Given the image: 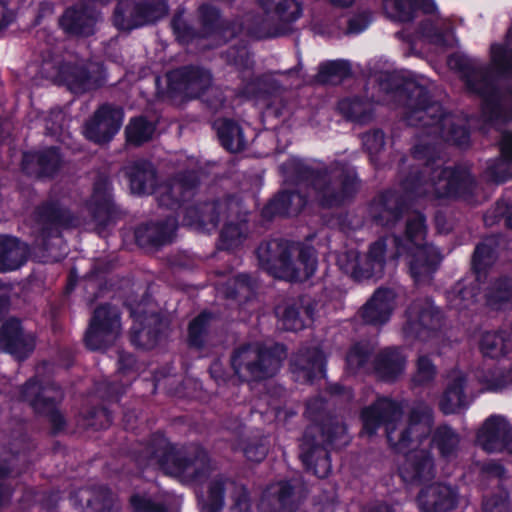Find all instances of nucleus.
Segmentation results:
<instances>
[{"label":"nucleus","mask_w":512,"mask_h":512,"mask_svg":"<svg viewBox=\"0 0 512 512\" xmlns=\"http://www.w3.org/2000/svg\"><path fill=\"white\" fill-rule=\"evenodd\" d=\"M402 415L400 406L389 399H379L362 413L363 429L372 435L385 423L389 443L405 454V461L400 467V475L405 482H424L434 475L432 459L425 448H420L430 433L432 416L427 406H420L412 411L407 424H398Z\"/></svg>","instance_id":"1"},{"label":"nucleus","mask_w":512,"mask_h":512,"mask_svg":"<svg viewBox=\"0 0 512 512\" xmlns=\"http://www.w3.org/2000/svg\"><path fill=\"white\" fill-rule=\"evenodd\" d=\"M424 218L416 213L407 219L405 236L402 240L385 238L370 246L364 259L358 251L348 250L338 256L340 268L356 279L380 277L388 258L407 254L412 277L416 282L430 281L441 256L437 249L425 243Z\"/></svg>","instance_id":"2"},{"label":"nucleus","mask_w":512,"mask_h":512,"mask_svg":"<svg viewBox=\"0 0 512 512\" xmlns=\"http://www.w3.org/2000/svg\"><path fill=\"white\" fill-rule=\"evenodd\" d=\"M258 258L275 277L287 281H303L316 270V256L311 248L271 241L258 248Z\"/></svg>","instance_id":"3"},{"label":"nucleus","mask_w":512,"mask_h":512,"mask_svg":"<svg viewBox=\"0 0 512 512\" xmlns=\"http://www.w3.org/2000/svg\"><path fill=\"white\" fill-rule=\"evenodd\" d=\"M146 453L152 464H157L166 474L184 481L198 477L209 468V458L203 449L177 448L163 435L153 437Z\"/></svg>","instance_id":"4"},{"label":"nucleus","mask_w":512,"mask_h":512,"mask_svg":"<svg viewBox=\"0 0 512 512\" xmlns=\"http://www.w3.org/2000/svg\"><path fill=\"white\" fill-rule=\"evenodd\" d=\"M129 181L132 193L138 195L154 194L163 206H173L181 199L192 195V190L197 184V177L190 173L185 179L176 178L170 182L155 186L156 174L150 164L143 163L129 169Z\"/></svg>","instance_id":"5"},{"label":"nucleus","mask_w":512,"mask_h":512,"mask_svg":"<svg viewBox=\"0 0 512 512\" xmlns=\"http://www.w3.org/2000/svg\"><path fill=\"white\" fill-rule=\"evenodd\" d=\"M284 358L285 350L280 345L268 349L260 343H253L239 348L231 361L238 377L249 381L272 377Z\"/></svg>","instance_id":"6"},{"label":"nucleus","mask_w":512,"mask_h":512,"mask_svg":"<svg viewBox=\"0 0 512 512\" xmlns=\"http://www.w3.org/2000/svg\"><path fill=\"white\" fill-rule=\"evenodd\" d=\"M417 96L423 98V102L414 108L408 116V122L411 125H416V122L419 121L424 126H436L441 137L445 140L458 145H464L468 142L467 130L459 124L460 119L452 114H443L442 107L437 103L424 105L427 95L422 89L417 91Z\"/></svg>","instance_id":"7"},{"label":"nucleus","mask_w":512,"mask_h":512,"mask_svg":"<svg viewBox=\"0 0 512 512\" xmlns=\"http://www.w3.org/2000/svg\"><path fill=\"white\" fill-rule=\"evenodd\" d=\"M202 512H250L251 500L244 485L228 478H216L209 484Z\"/></svg>","instance_id":"8"},{"label":"nucleus","mask_w":512,"mask_h":512,"mask_svg":"<svg viewBox=\"0 0 512 512\" xmlns=\"http://www.w3.org/2000/svg\"><path fill=\"white\" fill-rule=\"evenodd\" d=\"M357 183L353 172L333 171L315 181V197L323 207L331 208L344 203L356 191Z\"/></svg>","instance_id":"9"},{"label":"nucleus","mask_w":512,"mask_h":512,"mask_svg":"<svg viewBox=\"0 0 512 512\" xmlns=\"http://www.w3.org/2000/svg\"><path fill=\"white\" fill-rule=\"evenodd\" d=\"M167 14V5L163 0H151L139 5L132 0H123L114 15L115 25L122 30H131L157 21Z\"/></svg>","instance_id":"10"},{"label":"nucleus","mask_w":512,"mask_h":512,"mask_svg":"<svg viewBox=\"0 0 512 512\" xmlns=\"http://www.w3.org/2000/svg\"><path fill=\"white\" fill-rule=\"evenodd\" d=\"M121 332L119 312L114 307H98L90 321L85 341L90 349H102L114 342Z\"/></svg>","instance_id":"11"},{"label":"nucleus","mask_w":512,"mask_h":512,"mask_svg":"<svg viewBox=\"0 0 512 512\" xmlns=\"http://www.w3.org/2000/svg\"><path fill=\"white\" fill-rule=\"evenodd\" d=\"M440 313L434 308L430 300L414 302L406 313L404 333L406 337H420L425 339L430 332L440 325Z\"/></svg>","instance_id":"12"},{"label":"nucleus","mask_w":512,"mask_h":512,"mask_svg":"<svg viewBox=\"0 0 512 512\" xmlns=\"http://www.w3.org/2000/svg\"><path fill=\"white\" fill-rule=\"evenodd\" d=\"M122 121L123 111L120 108L103 105L86 124L84 134L96 143L107 142L118 132Z\"/></svg>","instance_id":"13"},{"label":"nucleus","mask_w":512,"mask_h":512,"mask_svg":"<svg viewBox=\"0 0 512 512\" xmlns=\"http://www.w3.org/2000/svg\"><path fill=\"white\" fill-rule=\"evenodd\" d=\"M170 90L183 92L190 97H198L211 85V75L199 68H183L167 75Z\"/></svg>","instance_id":"14"},{"label":"nucleus","mask_w":512,"mask_h":512,"mask_svg":"<svg viewBox=\"0 0 512 512\" xmlns=\"http://www.w3.org/2000/svg\"><path fill=\"white\" fill-rule=\"evenodd\" d=\"M510 425L500 416L487 419L478 433L479 445L488 452L506 449L512 455V437L509 438Z\"/></svg>","instance_id":"15"},{"label":"nucleus","mask_w":512,"mask_h":512,"mask_svg":"<svg viewBox=\"0 0 512 512\" xmlns=\"http://www.w3.org/2000/svg\"><path fill=\"white\" fill-rule=\"evenodd\" d=\"M469 182L468 175L463 171L437 167L433 170V177L425 182L424 193L437 197L458 195Z\"/></svg>","instance_id":"16"},{"label":"nucleus","mask_w":512,"mask_h":512,"mask_svg":"<svg viewBox=\"0 0 512 512\" xmlns=\"http://www.w3.org/2000/svg\"><path fill=\"white\" fill-rule=\"evenodd\" d=\"M0 344L6 352L18 360L26 358L34 349V337L24 333L20 322L7 320L0 330Z\"/></svg>","instance_id":"17"},{"label":"nucleus","mask_w":512,"mask_h":512,"mask_svg":"<svg viewBox=\"0 0 512 512\" xmlns=\"http://www.w3.org/2000/svg\"><path fill=\"white\" fill-rule=\"evenodd\" d=\"M456 502V491L441 483L423 488L418 497V505L423 512H446L453 509Z\"/></svg>","instance_id":"18"},{"label":"nucleus","mask_w":512,"mask_h":512,"mask_svg":"<svg viewBox=\"0 0 512 512\" xmlns=\"http://www.w3.org/2000/svg\"><path fill=\"white\" fill-rule=\"evenodd\" d=\"M237 208L238 203L234 200L205 204L200 212L196 209L190 210L185 222L197 229L210 231L217 226L220 213L225 211L234 212Z\"/></svg>","instance_id":"19"},{"label":"nucleus","mask_w":512,"mask_h":512,"mask_svg":"<svg viewBox=\"0 0 512 512\" xmlns=\"http://www.w3.org/2000/svg\"><path fill=\"white\" fill-rule=\"evenodd\" d=\"M395 293L391 289H378L362 309L365 322L381 325L388 321L394 308Z\"/></svg>","instance_id":"20"},{"label":"nucleus","mask_w":512,"mask_h":512,"mask_svg":"<svg viewBox=\"0 0 512 512\" xmlns=\"http://www.w3.org/2000/svg\"><path fill=\"white\" fill-rule=\"evenodd\" d=\"M291 486L286 482L272 484L264 492L260 508L264 512H303L290 500Z\"/></svg>","instance_id":"21"},{"label":"nucleus","mask_w":512,"mask_h":512,"mask_svg":"<svg viewBox=\"0 0 512 512\" xmlns=\"http://www.w3.org/2000/svg\"><path fill=\"white\" fill-rule=\"evenodd\" d=\"M22 397L28 401L33 408L46 413L53 409L54 403L62 398L61 391L54 386L40 387L37 381L30 380L24 387Z\"/></svg>","instance_id":"22"},{"label":"nucleus","mask_w":512,"mask_h":512,"mask_svg":"<svg viewBox=\"0 0 512 512\" xmlns=\"http://www.w3.org/2000/svg\"><path fill=\"white\" fill-rule=\"evenodd\" d=\"M57 79L73 93H82L98 85L97 81L88 75L87 69L78 63H65L60 68Z\"/></svg>","instance_id":"23"},{"label":"nucleus","mask_w":512,"mask_h":512,"mask_svg":"<svg viewBox=\"0 0 512 512\" xmlns=\"http://www.w3.org/2000/svg\"><path fill=\"white\" fill-rule=\"evenodd\" d=\"M28 248L16 238L0 236V271L19 268L26 260Z\"/></svg>","instance_id":"24"},{"label":"nucleus","mask_w":512,"mask_h":512,"mask_svg":"<svg viewBox=\"0 0 512 512\" xmlns=\"http://www.w3.org/2000/svg\"><path fill=\"white\" fill-rule=\"evenodd\" d=\"M62 28L71 34L88 36L93 33L96 17L86 8L68 9L61 18Z\"/></svg>","instance_id":"25"},{"label":"nucleus","mask_w":512,"mask_h":512,"mask_svg":"<svg viewBox=\"0 0 512 512\" xmlns=\"http://www.w3.org/2000/svg\"><path fill=\"white\" fill-rule=\"evenodd\" d=\"M324 356L321 351L314 349L305 355H300L293 363V372L299 381H312L324 373Z\"/></svg>","instance_id":"26"},{"label":"nucleus","mask_w":512,"mask_h":512,"mask_svg":"<svg viewBox=\"0 0 512 512\" xmlns=\"http://www.w3.org/2000/svg\"><path fill=\"white\" fill-rule=\"evenodd\" d=\"M464 378L461 373L454 372L450 376L448 387L441 398L440 408L445 414L460 411L468 405L467 397L463 392Z\"/></svg>","instance_id":"27"},{"label":"nucleus","mask_w":512,"mask_h":512,"mask_svg":"<svg viewBox=\"0 0 512 512\" xmlns=\"http://www.w3.org/2000/svg\"><path fill=\"white\" fill-rule=\"evenodd\" d=\"M422 8L426 13L436 10L433 0H384V8L390 17L398 21H410L413 18L414 7Z\"/></svg>","instance_id":"28"},{"label":"nucleus","mask_w":512,"mask_h":512,"mask_svg":"<svg viewBox=\"0 0 512 512\" xmlns=\"http://www.w3.org/2000/svg\"><path fill=\"white\" fill-rule=\"evenodd\" d=\"M405 363L406 357L399 350L387 349L379 356L374 369L383 380L393 381L403 373Z\"/></svg>","instance_id":"29"},{"label":"nucleus","mask_w":512,"mask_h":512,"mask_svg":"<svg viewBox=\"0 0 512 512\" xmlns=\"http://www.w3.org/2000/svg\"><path fill=\"white\" fill-rule=\"evenodd\" d=\"M301 460L308 470H311L317 477L328 476L331 470V463L327 453L318 446L311 447L307 442L301 445Z\"/></svg>","instance_id":"30"},{"label":"nucleus","mask_w":512,"mask_h":512,"mask_svg":"<svg viewBox=\"0 0 512 512\" xmlns=\"http://www.w3.org/2000/svg\"><path fill=\"white\" fill-rule=\"evenodd\" d=\"M215 127L222 145L227 150L239 152L245 147L246 141L238 124L222 119L215 122Z\"/></svg>","instance_id":"31"},{"label":"nucleus","mask_w":512,"mask_h":512,"mask_svg":"<svg viewBox=\"0 0 512 512\" xmlns=\"http://www.w3.org/2000/svg\"><path fill=\"white\" fill-rule=\"evenodd\" d=\"M176 229L174 220H169L164 226L152 224L137 231L136 237L141 244L149 242L153 245H161L170 241Z\"/></svg>","instance_id":"32"},{"label":"nucleus","mask_w":512,"mask_h":512,"mask_svg":"<svg viewBox=\"0 0 512 512\" xmlns=\"http://www.w3.org/2000/svg\"><path fill=\"white\" fill-rule=\"evenodd\" d=\"M306 201L298 192H283L269 205V208L279 214L295 215L301 211Z\"/></svg>","instance_id":"33"},{"label":"nucleus","mask_w":512,"mask_h":512,"mask_svg":"<svg viewBox=\"0 0 512 512\" xmlns=\"http://www.w3.org/2000/svg\"><path fill=\"white\" fill-rule=\"evenodd\" d=\"M510 342L504 333L487 332L482 335L480 349L485 356L496 358L506 353Z\"/></svg>","instance_id":"34"},{"label":"nucleus","mask_w":512,"mask_h":512,"mask_svg":"<svg viewBox=\"0 0 512 512\" xmlns=\"http://www.w3.org/2000/svg\"><path fill=\"white\" fill-rule=\"evenodd\" d=\"M433 442L437 445L441 455L445 458H449L454 455L458 444V435L449 427H439L433 438Z\"/></svg>","instance_id":"35"},{"label":"nucleus","mask_w":512,"mask_h":512,"mask_svg":"<svg viewBox=\"0 0 512 512\" xmlns=\"http://www.w3.org/2000/svg\"><path fill=\"white\" fill-rule=\"evenodd\" d=\"M154 130V126L145 119L135 118L131 120L126 128L127 141L135 145H140L152 137Z\"/></svg>","instance_id":"36"},{"label":"nucleus","mask_w":512,"mask_h":512,"mask_svg":"<svg viewBox=\"0 0 512 512\" xmlns=\"http://www.w3.org/2000/svg\"><path fill=\"white\" fill-rule=\"evenodd\" d=\"M396 201L392 197L380 198L373 202L371 213L382 225H390L398 218V212L394 210Z\"/></svg>","instance_id":"37"},{"label":"nucleus","mask_w":512,"mask_h":512,"mask_svg":"<svg viewBox=\"0 0 512 512\" xmlns=\"http://www.w3.org/2000/svg\"><path fill=\"white\" fill-rule=\"evenodd\" d=\"M261 5L271 9V4H275V11L284 21H294L301 15V7L295 0H259Z\"/></svg>","instance_id":"38"},{"label":"nucleus","mask_w":512,"mask_h":512,"mask_svg":"<svg viewBox=\"0 0 512 512\" xmlns=\"http://www.w3.org/2000/svg\"><path fill=\"white\" fill-rule=\"evenodd\" d=\"M476 286H463L459 284L449 296L451 307L462 310L473 306L476 303Z\"/></svg>","instance_id":"39"},{"label":"nucleus","mask_w":512,"mask_h":512,"mask_svg":"<svg viewBox=\"0 0 512 512\" xmlns=\"http://www.w3.org/2000/svg\"><path fill=\"white\" fill-rule=\"evenodd\" d=\"M246 232V225L242 222L227 223L221 232V246L225 249L236 247L241 243V240L246 235Z\"/></svg>","instance_id":"40"},{"label":"nucleus","mask_w":512,"mask_h":512,"mask_svg":"<svg viewBox=\"0 0 512 512\" xmlns=\"http://www.w3.org/2000/svg\"><path fill=\"white\" fill-rule=\"evenodd\" d=\"M276 314L279 317L282 327L290 331H298L304 327V321L300 317L298 309L293 305L278 306Z\"/></svg>","instance_id":"41"},{"label":"nucleus","mask_w":512,"mask_h":512,"mask_svg":"<svg viewBox=\"0 0 512 512\" xmlns=\"http://www.w3.org/2000/svg\"><path fill=\"white\" fill-rule=\"evenodd\" d=\"M485 383L488 390L500 391L512 386V369L505 367L496 368L485 376Z\"/></svg>","instance_id":"42"},{"label":"nucleus","mask_w":512,"mask_h":512,"mask_svg":"<svg viewBox=\"0 0 512 512\" xmlns=\"http://www.w3.org/2000/svg\"><path fill=\"white\" fill-rule=\"evenodd\" d=\"M368 360V350L364 345H355L349 351L346 362L347 368L350 372L356 373L360 370L368 371L369 367L367 365Z\"/></svg>","instance_id":"43"},{"label":"nucleus","mask_w":512,"mask_h":512,"mask_svg":"<svg viewBox=\"0 0 512 512\" xmlns=\"http://www.w3.org/2000/svg\"><path fill=\"white\" fill-rule=\"evenodd\" d=\"M492 62L502 73L512 75V50L498 44L491 47Z\"/></svg>","instance_id":"44"},{"label":"nucleus","mask_w":512,"mask_h":512,"mask_svg":"<svg viewBox=\"0 0 512 512\" xmlns=\"http://www.w3.org/2000/svg\"><path fill=\"white\" fill-rule=\"evenodd\" d=\"M443 24H438L437 27L424 30L425 36L432 42L441 47H450L456 43V39L452 31L446 28L442 31Z\"/></svg>","instance_id":"45"},{"label":"nucleus","mask_w":512,"mask_h":512,"mask_svg":"<svg viewBox=\"0 0 512 512\" xmlns=\"http://www.w3.org/2000/svg\"><path fill=\"white\" fill-rule=\"evenodd\" d=\"M506 302L512 303V290H508L506 281H501L487 295V303L492 307L502 308L506 305Z\"/></svg>","instance_id":"46"},{"label":"nucleus","mask_w":512,"mask_h":512,"mask_svg":"<svg viewBox=\"0 0 512 512\" xmlns=\"http://www.w3.org/2000/svg\"><path fill=\"white\" fill-rule=\"evenodd\" d=\"M32 157L36 158L40 166V173L45 175L52 174L60 164V156L54 148Z\"/></svg>","instance_id":"47"},{"label":"nucleus","mask_w":512,"mask_h":512,"mask_svg":"<svg viewBox=\"0 0 512 512\" xmlns=\"http://www.w3.org/2000/svg\"><path fill=\"white\" fill-rule=\"evenodd\" d=\"M435 367L426 357H420L417 362V371L414 376V382L422 385L433 379Z\"/></svg>","instance_id":"48"},{"label":"nucleus","mask_w":512,"mask_h":512,"mask_svg":"<svg viewBox=\"0 0 512 512\" xmlns=\"http://www.w3.org/2000/svg\"><path fill=\"white\" fill-rule=\"evenodd\" d=\"M210 319L208 313H202L195 318L189 325V340L193 345L201 344V335L205 331L206 325Z\"/></svg>","instance_id":"49"},{"label":"nucleus","mask_w":512,"mask_h":512,"mask_svg":"<svg viewBox=\"0 0 512 512\" xmlns=\"http://www.w3.org/2000/svg\"><path fill=\"white\" fill-rule=\"evenodd\" d=\"M347 73V64L343 61H332L325 63L320 68V79L328 80L330 77H343Z\"/></svg>","instance_id":"50"},{"label":"nucleus","mask_w":512,"mask_h":512,"mask_svg":"<svg viewBox=\"0 0 512 512\" xmlns=\"http://www.w3.org/2000/svg\"><path fill=\"white\" fill-rule=\"evenodd\" d=\"M245 457L252 462H260L267 454V447L259 442H249L243 448Z\"/></svg>","instance_id":"51"},{"label":"nucleus","mask_w":512,"mask_h":512,"mask_svg":"<svg viewBox=\"0 0 512 512\" xmlns=\"http://www.w3.org/2000/svg\"><path fill=\"white\" fill-rule=\"evenodd\" d=\"M131 504L137 512H165L162 506L156 505L145 496L134 495Z\"/></svg>","instance_id":"52"},{"label":"nucleus","mask_w":512,"mask_h":512,"mask_svg":"<svg viewBox=\"0 0 512 512\" xmlns=\"http://www.w3.org/2000/svg\"><path fill=\"white\" fill-rule=\"evenodd\" d=\"M110 198V185L104 180L98 183L94 188L93 200L99 205L101 209H106L109 204Z\"/></svg>","instance_id":"53"},{"label":"nucleus","mask_w":512,"mask_h":512,"mask_svg":"<svg viewBox=\"0 0 512 512\" xmlns=\"http://www.w3.org/2000/svg\"><path fill=\"white\" fill-rule=\"evenodd\" d=\"M364 145L370 152H378L384 146V134L374 131L364 137Z\"/></svg>","instance_id":"54"},{"label":"nucleus","mask_w":512,"mask_h":512,"mask_svg":"<svg viewBox=\"0 0 512 512\" xmlns=\"http://www.w3.org/2000/svg\"><path fill=\"white\" fill-rule=\"evenodd\" d=\"M234 282L237 290L231 295L233 297L239 294L246 296L253 288V283L247 275H239Z\"/></svg>","instance_id":"55"},{"label":"nucleus","mask_w":512,"mask_h":512,"mask_svg":"<svg viewBox=\"0 0 512 512\" xmlns=\"http://www.w3.org/2000/svg\"><path fill=\"white\" fill-rule=\"evenodd\" d=\"M369 20L366 16H357L349 21L348 31L350 33H360L368 27Z\"/></svg>","instance_id":"56"},{"label":"nucleus","mask_w":512,"mask_h":512,"mask_svg":"<svg viewBox=\"0 0 512 512\" xmlns=\"http://www.w3.org/2000/svg\"><path fill=\"white\" fill-rule=\"evenodd\" d=\"M484 512H506L507 503L504 499L486 500L483 506Z\"/></svg>","instance_id":"57"},{"label":"nucleus","mask_w":512,"mask_h":512,"mask_svg":"<svg viewBox=\"0 0 512 512\" xmlns=\"http://www.w3.org/2000/svg\"><path fill=\"white\" fill-rule=\"evenodd\" d=\"M501 151L507 160H512V134L504 136L501 144Z\"/></svg>","instance_id":"58"},{"label":"nucleus","mask_w":512,"mask_h":512,"mask_svg":"<svg viewBox=\"0 0 512 512\" xmlns=\"http://www.w3.org/2000/svg\"><path fill=\"white\" fill-rule=\"evenodd\" d=\"M172 27L176 34V36L183 42L187 41V37L184 34V30L186 29L185 25L181 23L179 18H175L172 21Z\"/></svg>","instance_id":"59"},{"label":"nucleus","mask_w":512,"mask_h":512,"mask_svg":"<svg viewBox=\"0 0 512 512\" xmlns=\"http://www.w3.org/2000/svg\"><path fill=\"white\" fill-rule=\"evenodd\" d=\"M149 334V331H146V329H142L141 331L135 332L133 335L132 341L137 343L138 345H142L145 347H151L154 345V341L152 342H145L143 341V338Z\"/></svg>","instance_id":"60"},{"label":"nucleus","mask_w":512,"mask_h":512,"mask_svg":"<svg viewBox=\"0 0 512 512\" xmlns=\"http://www.w3.org/2000/svg\"><path fill=\"white\" fill-rule=\"evenodd\" d=\"M488 252L487 246L485 244L478 245L476 247L475 253H474V265L475 268L478 269V266L481 264L483 257Z\"/></svg>","instance_id":"61"},{"label":"nucleus","mask_w":512,"mask_h":512,"mask_svg":"<svg viewBox=\"0 0 512 512\" xmlns=\"http://www.w3.org/2000/svg\"><path fill=\"white\" fill-rule=\"evenodd\" d=\"M132 316L134 317L135 321L139 323H142L145 320H148L149 323H152L153 321L156 320L155 315L144 316L142 314V310H140L139 308L132 310Z\"/></svg>","instance_id":"62"},{"label":"nucleus","mask_w":512,"mask_h":512,"mask_svg":"<svg viewBox=\"0 0 512 512\" xmlns=\"http://www.w3.org/2000/svg\"><path fill=\"white\" fill-rule=\"evenodd\" d=\"M132 363H134V359L131 355H122L120 357L121 370H127Z\"/></svg>","instance_id":"63"},{"label":"nucleus","mask_w":512,"mask_h":512,"mask_svg":"<svg viewBox=\"0 0 512 512\" xmlns=\"http://www.w3.org/2000/svg\"><path fill=\"white\" fill-rule=\"evenodd\" d=\"M334 4L339 6H349L354 0H331Z\"/></svg>","instance_id":"64"}]
</instances>
